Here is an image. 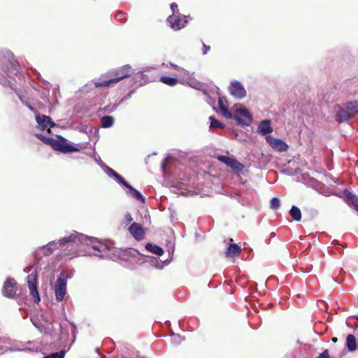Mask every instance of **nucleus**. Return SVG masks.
<instances>
[{
	"instance_id": "obj_1",
	"label": "nucleus",
	"mask_w": 358,
	"mask_h": 358,
	"mask_svg": "<svg viewBox=\"0 0 358 358\" xmlns=\"http://www.w3.org/2000/svg\"><path fill=\"white\" fill-rule=\"evenodd\" d=\"M68 243H71L76 246L85 245L91 247L94 250H95L94 255L102 258L113 259L116 252V250L110 247L109 245L100 242L95 238L88 237L76 231L64 236L59 241H52L49 242L48 244L41 247L40 250L44 256H50L55 250L62 248Z\"/></svg>"
},
{
	"instance_id": "obj_2",
	"label": "nucleus",
	"mask_w": 358,
	"mask_h": 358,
	"mask_svg": "<svg viewBox=\"0 0 358 358\" xmlns=\"http://www.w3.org/2000/svg\"><path fill=\"white\" fill-rule=\"evenodd\" d=\"M132 75H134L133 78L136 83L139 79H143L144 77L141 72L134 73L132 67L127 64L102 74L98 80L94 82V85L96 87H113L120 81Z\"/></svg>"
},
{
	"instance_id": "obj_3",
	"label": "nucleus",
	"mask_w": 358,
	"mask_h": 358,
	"mask_svg": "<svg viewBox=\"0 0 358 358\" xmlns=\"http://www.w3.org/2000/svg\"><path fill=\"white\" fill-rule=\"evenodd\" d=\"M6 64H9L11 67V69H1L0 71V84L3 86L10 87L16 92L21 102L24 106H28L29 102L26 98L21 94L19 90H17L15 84H13L10 80L8 79V78H11V75L14 73L15 71H18V64L14 59V55L8 50H0V65L5 66ZM15 74H16V73H15Z\"/></svg>"
},
{
	"instance_id": "obj_4",
	"label": "nucleus",
	"mask_w": 358,
	"mask_h": 358,
	"mask_svg": "<svg viewBox=\"0 0 358 358\" xmlns=\"http://www.w3.org/2000/svg\"><path fill=\"white\" fill-rule=\"evenodd\" d=\"M101 166L102 169L109 177L113 178L117 182L123 185L127 189L126 191L127 194H129L135 199L138 200L142 203H145V199L143 196L141 192L130 185L120 175H119L116 171L113 170L107 165H102Z\"/></svg>"
},
{
	"instance_id": "obj_5",
	"label": "nucleus",
	"mask_w": 358,
	"mask_h": 358,
	"mask_svg": "<svg viewBox=\"0 0 358 358\" xmlns=\"http://www.w3.org/2000/svg\"><path fill=\"white\" fill-rule=\"evenodd\" d=\"M358 113V101H348L343 107H339L336 113V120L345 122Z\"/></svg>"
},
{
	"instance_id": "obj_6",
	"label": "nucleus",
	"mask_w": 358,
	"mask_h": 358,
	"mask_svg": "<svg viewBox=\"0 0 358 358\" xmlns=\"http://www.w3.org/2000/svg\"><path fill=\"white\" fill-rule=\"evenodd\" d=\"M233 117L242 126H248L252 121L251 113L242 105L235 106Z\"/></svg>"
},
{
	"instance_id": "obj_7",
	"label": "nucleus",
	"mask_w": 358,
	"mask_h": 358,
	"mask_svg": "<svg viewBox=\"0 0 358 358\" xmlns=\"http://www.w3.org/2000/svg\"><path fill=\"white\" fill-rule=\"evenodd\" d=\"M67 275L64 271L59 273L55 285L56 300L61 301L66 294Z\"/></svg>"
},
{
	"instance_id": "obj_8",
	"label": "nucleus",
	"mask_w": 358,
	"mask_h": 358,
	"mask_svg": "<svg viewBox=\"0 0 358 358\" xmlns=\"http://www.w3.org/2000/svg\"><path fill=\"white\" fill-rule=\"evenodd\" d=\"M194 72L190 73L189 71L183 69H179V72L175 76L179 80V83L182 85H187L193 88H196L199 83L194 78Z\"/></svg>"
},
{
	"instance_id": "obj_9",
	"label": "nucleus",
	"mask_w": 358,
	"mask_h": 358,
	"mask_svg": "<svg viewBox=\"0 0 358 358\" xmlns=\"http://www.w3.org/2000/svg\"><path fill=\"white\" fill-rule=\"evenodd\" d=\"M82 148L83 145L81 144L73 145L66 142L64 138H63L62 141L55 139V141L54 142V145L52 146V148L55 150L59 151L65 154L78 152Z\"/></svg>"
},
{
	"instance_id": "obj_10",
	"label": "nucleus",
	"mask_w": 358,
	"mask_h": 358,
	"mask_svg": "<svg viewBox=\"0 0 358 358\" xmlns=\"http://www.w3.org/2000/svg\"><path fill=\"white\" fill-rule=\"evenodd\" d=\"M187 18V16L180 14L171 15L168 17L167 21L173 30L179 31L187 25L188 22Z\"/></svg>"
},
{
	"instance_id": "obj_11",
	"label": "nucleus",
	"mask_w": 358,
	"mask_h": 358,
	"mask_svg": "<svg viewBox=\"0 0 358 358\" xmlns=\"http://www.w3.org/2000/svg\"><path fill=\"white\" fill-rule=\"evenodd\" d=\"M230 94L238 99H242L247 95V92L243 85L238 80H232L229 86Z\"/></svg>"
},
{
	"instance_id": "obj_12",
	"label": "nucleus",
	"mask_w": 358,
	"mask_h": 358,
	"mask_svg": "<svg viewBox=\"0 0 358 358\" xmlns=\"http://www.w3.org/2000/svg\"><path fill=\"white\" fill-rule=\"evenodd\" d=\"M217 159L238 173H243L245 171L244 165L234 158L224 155H220L217 157Z\"/></svg>"
},
{
	"instance_id": "obj_13",
	"label": "nucleus",
	"mask_w": 358,
	"mask_h": 358,
	"mask_svg": "<svg viewBox=\"0 0 358 358\" xmlns=\"http://www.w3.org/2000/svg\"><path fill=\"white\" fill-rule=\"evenodd\" d=\"M266 141L275 150L282 152L287 150L288 145L282 139L274 138L272 136H266Z\"/></svg>"
},
{
	"instance_id": "obj_14",
	"label": "nucleus",
	"mask_w": 358,
	"mask_h": 358,
	"mask_svg": "<svg viewBox=\"0 0 358 358\" xmlns=\"http://www.w3.org/2000/svg\"><path fill=\"white\" fill-rule=\"evenodd\" d=\"M37 275L36 273H31L27 277V284L30 290V294L34 297L35 302H39L41 299L36 287Z\"/></svg>"
},
{
	"instance_id": "obj_15",
	"label": "nucleus",
	"mask_w": 358,
	"mask_h": 358,
	"mask_svg": "<svg viewBox=\"0 0 358 358\" xmlns=\"http://www.w3.org/2000/svg\"><path fill=\"white\" fill-rule=\"evenodd\" d=\"M16 281L13 278H8L4 282L2 293L3 296L9 298L13 297L16 294Z\"/></svg>"
},
{
	"instance_id": "obj_16",
	"label": "nucleus",
	"mask_w": 358,
	"mask_h": 358,
	"mask_svg": "<svg viewBox=\"0 0 358 358\" xmlns=\"http://www.w3.org/2000/svg\"><path fill=\"white\" fill-rule=\"evenodd\" d=\"M36 120L42 130L49 129L55 126V124L51 120L49 116L45 115H36Z\"/></svg>"
},
{
	"instance_id": "obj_17",
	"label": "nucleus",
	"mask_w": 358,
	"mask_h": 358,
	"mask_svg": "<svg viewBox=\"0 0 358 358\" xmlns=\"http://www.w3.org/2000/svg\"><path fill=\"white\" fill-rule=\"evenodd\" d=\"M128 230L136 240L141 241L143 239L145 231L140 224L136 222L132 223Z\"/></svg>"
},
{
	"instance_id": "obj_18",
	"label": "nucleus",
	"mask_w": 358,
	"mask_h": 358,
	"mask_svg": "<svg viewBox=\"0 0 358 358\" xmlns=\"http://www.w3.org/2000/svg\"><path fill=\"white\" fill-rule=\"evenodd\" d=\"M272 131L273 127H271V121L269 120H262L257 127V132L263 136H266Z\"/></svg>"
},
{
	"instance_id": "obj_19",
	"label": "nucleus",
	"mask_w": 358,
	"mask_h": 358,
	"mask_svg": "<svg viewBox=\"0 0 358 358\" xmlns=\"http://www.w3.org/2000/svg\"><path fill=\"white\" fill-rule=\"evenodd\" d=\"M240 253L241 248L238 245L235 243H231L229 245L227 252V256L230 257H234L238 256Z\"/></svg>"
},
{
	"instance_id": "obj_20",
	"label": "nucleus",
	"mask_w": 358,
	"mask_h": 358,
	"mask_svg": "<svg viewBox=\"0 0 358 358\" xmlns=\"http://www.w3.org/2000/svg\"><path fill=\"white\" fill-rule=\"evenodd\" d=\"M346 346L350 352L355 351L357 348L356 338L354 335L349 334L346 338Z\"/></svg>"
},
{
	"instance_id": "obj_21",
	"label": "nucleus",
	"mask_w": 358,
	"mask_h": 358,
	"mask_svg": "<svg viewBox=\"0 0 358 358\" xmlns=\"http://www.w3.org/2000/svg\"><path fill=\"white\" fill-rule=\"evenodd\" d=\"M346 201L351 203L355 210L358 211V196L352 193L348 192L345 193Z\"/></svg>"
},
{
	"instance_id": "obj_22",
	"label": "nucleus",
	"mask_w": 358,
	"mask_h": 358,
	"mask_svg": "<svg viewBox=\"0 0 358 358\" xmlns=\"http://www.w3.org/2000/svg\"><path fill=\"white\" fill-rule=\"evenodd\" d=\"M145 249L148 251L159 256L162 255L164 253V250L161 247L152 243H147L145 245Z\"/></svg>"
},
{
	"instance_id": "obj_23",
	"label": "nucleus",
	"mask_w": 358,
	"mask_h": 358,
	"mask_svg": "<svg viewBox=\"0 0 358 358\" xmlns=\"http://www.w3.org/2000/svg\"><path fill=\"white\" fill-rule=\"evenodd\" d=\"M218 104L221 114L227 119H231L233 115L229 111L227 107L225 106L222 99H219Z\"/></svg>"
},
{
	"instance_id": "obj_24",
	"label": "nucleus",
	"mask_w": 358,
	"mask_h": 358,
	"mask_svg": "<svg viewBox=\"0 0 358 358\" xmlns=\"http://www.w3.org/2000/svg\"><path fill=\"white\" fill-rule=\"evenodd\" d=\"M160 81L164 84H166L171 87L176 86L179 83V80L177 78V77L172 78L169 76H162L160 78Z\"/></svg>"
},
{
	"instance_id": "obj_25",
	"label": "nucleus",
	"mask_w": 358,
	"mask_h": 358,
	"mask_svg": "<svg viewBox=\"0 0 358 358\" xmlns=\"http://www.w3.org/2000/svg\"><path fill=\"white\" fill-rule=\"evenodd\" d=\"M289 214H290L291 217H292V219L295 221H300L301 219V210L295 206H292V208L289 210Z\"/></svg>"
},
{
	"instance_id": "obj_26",
	"label": "nucleus",
	"mask_w": 358,
	"mask_h": 358,
	"mask_svg": "<svg viewBox=\"0 0 358 358\" xmlns=\"http://www.w3.org/2000/svg\"><path fill=\"white\" fill-rule=\"evenodd\" d=\"M101 122L103 127L108 128L113 124L114 120L113 117L106 115L101 119Z\"/></svg>"
},
{
	"instance_id": "obj_27",
	"label": "nucleus",
	"mask_w": 358,
	"mask_h": 358,
	"mask_svg": "<svg viewBox=\"0 0 358 358\" xmlns=\"http://www.w3.org/2000/svg\"><path fill=\"white\" fill-rule=\"evenodd\" d=\"M36 136L39 140H41V141L45 143V144L50 145L52 148V146L54 145V142L55 141V138H50V137H46V136H43V134H36Z\"/></svg>"
},
{
	"instance_id": "obj_28",
	"label": "nucleus",
	"mask_w": 358,
	"mask_h": 358,
	"mask_svg": "<svg viewBox=\"0 0 358 358\" xmlns=\"http://www.w3.org/2000/svg\"><path fill=\"white\" fill-rule=\"evenodd\" d=\"M210 120V127L212 128H220L223 129L224 125L220 122L219 120L215 119L213 116H210L209 117Z\"/></svg>"
},
{
	"instance_id": "obj_29",
	"label": "nucleus",
	"mask_w": 358,
	"mask_h": 358,
	"mask_svg": "<svg viewBox=\"0 0 358 358\" xmlns=\"http://www.w3.org/2000/svg\"><path fill=\"white\" fill-rule=\"evenodd\" d=\"M280 199L277 197H274L271 200L270 207L273 210H277L280 208Z\"/></svg>"
},
{
	"instance_id": "obj_30",
	"label": "nucleus",
	"mask_w": 358,
	"mask_h": 358,
	"mask_svg": "<svg viewBox=\"0 0 358 358\" xmlns=\"http://www.w3.org/2000/svg\"><path fill=\"white\" fill-rule=\"evenodd\" d=\"M65 355L64 351H61L60 352H54L48 356H45L43 358H64Z\"/></svg>"
},
{
	"instance_id": "obj_31",
	"label": "nucleus",
	"mask_w": 358,
	"mask_h": 358,
	"mask_svg": "<svg viewBox=\"0 0 358 358\" xmlns=\"http://www.w3.org/2000/svg\"><path fill=\"white\" fill-rule=\"evenodd\" d=\"M150 264L152 266L159 269H162L164 266L163 264L159 262V260L157 258H152L151 259Z\"/></svg>"
},
{
	"instance_id": "obj_32",
	"label": "nucleus",
	"mask_w": 358,
	"mask_h": 358,
	"mask_svg": "<svg viewBox=\"0 0 358 358\" xmlns=\"http://www.w3.org/2000/svg\"><path fill=\"white\" fill-rule=\"evenodd\" d=\"M114 17L117 21H124L126 19L125 13L123 12H117Z\"/></svg>"
},
{
	"instance_id": "obj_33",
	"label": "nucleus",
	"mask_w": 358,
	"mask_h": 358,
	"mask_svg": "<svg viewBox=\"0 0 358 358\" xmlns=\"http://www.w3.org/2000/svg\"><path fill=\"white\" fill-rule=\"evenodd\" d=\"M171 11H172V14L171 15H178V14H180L179 13V8H178V6L176 3H172L171 4Z\"/></svg>"
},
{
	"instance_id": "obj_34",
	"label": "nucleus",
	"mask_w": 358,
	"mask_h": 358,
	"mask_svg": "<svg viewBox=\"0 0 358 358\" xmlns=\"http://www.w3.org/2000/svg\"><path fill=\"white\" fill-rule=\"evenodd\" d=\"M317 358H330L328 350L323 351Z\"/></svg>"
},
{
	"instance_id": "obj_35",
	"label": "nucleus",
	"mask_w": 358,
	"mask_h": 358,
	"mask_svg": "<svg viewBox=\"0 0 358 358\" xmlns=\"http://www.w3.org/2000/svg\"><path fill=\"white\" fill-rule=\"evenodd\" d=\"M210 50V47L209 45H206L204 43H203V50H202L203 55H206Z\"/></svg>"
},
{
	"instance_id": "obj_36",
	"label": "nucleus",
	"mask_w": 358,
	"mask_h": 358,
	"mask_svg": "<svg viewBox=\"0 0 358 358\" xmlns=\"http://www.w3.org/2000/svg\"><path fill=\"white\" fill-rule=\"evenodd\" d=\"M171 337L173 338V341L176 343H180L181 341V337L178 334H173L171 335Z\"/></svg>"
},
{
	"instance_id": "obj_37",
	"label": "nucleus",
	"mask_w": 358,
	"mask_h": 358,
	"mask_svg": "<svg viewBox=\"0 0 358 358\" xmlns=\"http://www.w3.org/2000/svg\"><path fill=\"white\" fill-rule=\"evenodd\" d=\"M166 67L171 66L174 69H176L179 72V69H182V67L173 64V63H169V64L166 65Z\"/></svg>"
},
{
	"instance_id": "obj_38",
	"label": "nucleus",
	"mask_w": 358,
	"mask_h": 358,
	"mask_svg": "<svg viewBox=\"0 0 358 358\" xmlns=\"http://www.w3.org/2000/svg\"><path fill=\"white\" fill-rule=\"evenodd\" d=\"M125 220H126L127 222H129L133 220L131 215L129 213H126V215H125Z\"/></svg>"
},
{
	"instance_id": "obj_39",
	"label": "nucleus",
	"mask_w": 358,
	"mask_h": 358,
	"mask_svg": "<svg viewBox=\"0 0 358 358\" xmlns=\"http://www.w3.org/2000/svg\"><path fill=\"white\" fill-rule=\"evenodd\" d=\"M168 161H169V158H166L163 160L162 165H161L162 169H163V170L165 169V167H166V163L168 162Z\"/></svg>"
},
{
	"instance_id": "obj_40",
	"label": "nucleus",
	"mask_w": 358,
	"mask_h": 358,
	"mask_svg": "<svg viewBox=\"0 0 358 358\" xmlns=\"http://www.w3.org/2000/svg\"><path fill=\"white\" fill-rule=\"evenodd\" d=\"M31 111L34 112V113L38 114L36 109L32 107L29 103H28V106H26Z\"/></svg>"
},
{
	"instance_id": "obj_41",
	"label": "nucleus",
	"mask_w": 358,
	"mask_h": 358,
	"mask_svg": "<svg viewBox=\"0 0 358 358\" xmlns=\"http://www.w3.org/2000/svg\"><path fill=\"white\" fill-rule=\"evenodd\" d=\"M95 161L99 164V165L101 168H102V166H101L102 165H105V164L101 162V160L100 159V158L96 159V158L95 157Z\"/></svg>"
},
{
	"instance_id": "obj_42",
	"label": "nucleus",
	"mask_w": 358,
	"mask_h": 358,
	"mask_svg": "<svg viewBox=\"0 0 358 358\" xmlns=\"http://www.w3.org/2000/svg\"><path fill=\"white\" fill-rule=\"evenodd\" d=\"M30 271H31V268L30 267H26V268H24V271L25 273H29V272H30Z\"/></svg>"
},
{
	"instance_id": "obj_43",
	"label": "nucleus",
	"mask_w": 358,
	"mask_h": 358,
	"mask_svg": "<svg viewBox=\"0 0 358 358\" xmlns=\"http://www.w3.org/2000/svg\"><path fill=\"white\" fill-rule=\"evenodd\" d=\"M332 341H333L334 343H336V342L337 341V338H332Z\"/></svg>"
},
{
	"instance_id": "obj_44",
	"label": "nucleus",
	"mask_w": 358,
	"mask_h": 358,
	"mask_svg": "<svg viewBox=\"0 0 358 358\" xmlns=\"http://www.w3.org/2000/svg\"><path fill=\"white\" fill-rule=\"evenodd\" d=\"M164 262H166V264H169V261H168V260H166V261H165Z\"/></svg>"
},
{
	"instance_id": "obj_45",
	"label": "nucleus",
	"mask_w": 358,
	"mask_h": 358,
	"mask_svg": "<svg viewBox=\"0 0 358 358\" xmlns=\"http://www.w3.org/2000/svg\"><path fill=\"white\" fill-rule=\"evenodd\" d=\"M357 318H358V317H357Z\"/></svg>"
}]
</instances>
